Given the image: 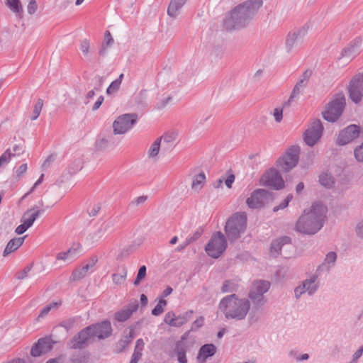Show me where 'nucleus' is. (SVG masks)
I'll return each instance as SVG.
<instances>
[{"label": "nucleus", "instance_id": "nucleus-60", "mask_svg": "<svg viewBox=\"0 0 363 363\" xmlns=\"http://www.w3.org/2000/svg\"><path fill=\"white\" fill-rule=\"evenodd\" d=\"M101 207L99 204H94L91 208L89 210V215L96 216L100 211Z\"/></svg>", "mask_w": 363, "mask_h": 363}, {"label": "nucleus", "instance_id": "nucleus-37", "mask_svg": "<svg viewBox=\"0 0 363 363\" xmlns=\"http://www.w3.org/2000/svg\"><path fill=\"white\" fill-rule=\"evenodd\" d=\"M25 237L16 238L11 240L7 244L6 250H18L23 243Z\"/></svg>", "mask_w": 363, "mask_h": 363}, {"label": "nucleus", "instance_id": "nucleus-43", "mask_svg": "<svg viewBox=\"0 0 363 363\" xmlns=\"http://www.w3.org/2000/svg\"><path fill=\"white\" fill-rule=\"evenodd\" d=\"M306 85V80L301 79L300 82L295 86L294 90L291 93L290 99H292L296 97L301 91V89Z\"/></svg>", "mask_w": 363, "mask_h": 363}, {"label": "nucleus", "instance_id": "nucleus-47", "mask_svg": "<svg viewBox=\"0 0 363 363\" xmlns=\"http://www.w3.org/2000/svg\"><path fill=\"white\" fill-rule=\"evenodd\" d=\"M145 275H146V267L145 265H143V266L140 267L138 270L137 277L134 281V284L135 286L139 285L140 283V281L145 278Z\"/></svg>", "mask_w": 363, "mask_h": 363}, {"label": "nucleus", "instance_id": "nucleus-53", "mask_svg": "<svg viewBox=\"0 0 363 363\" xmlns=\"http://www.w3.org/2000/svg\"><path fill=\"white\" fill-rule=\"evenodd\" d=\"M273 116L277 122H281L283 118V108H275L273 111Z\"/></svg>", "mask_w": 363, "mask_h": 363}, {"label": "nucleus", "instance_id": "nucleus-39", "mask_svg": "<svg viewBox=\"0 0 363 363\" xmlns=\"http://www.w3.org/2000/svg\"><path fill=\"white\" fill-rule=\"evenodd\" d=\"M43 106V101L42 99H39L34 105L33 114H32V117H31V119L33 121H34L38 118V116L40 114Z\"/></svg>", "mask_w": 363, "mask_h": 363}, {"label": "nucleus", "instance_id": "nucleus-35", "mask_svg": "<svg viewBox=\"0 0 363 363\" xmlns=\"http://www.w3.org/2000/svg\"><path fill=\"white\" fill-rule=\"evenodd\" d=\"M126 276H127V270L124 267V268H123L122 273H121V274L115 273V274H112L113 282L116 285H121L125 282Z\"/></svg>", "mask_w": 363, "mask_h": 363}, {"label": "nucleus", "instance_id": "nucleus-25", "mask_svg": "<svg viewBox=\"0 0 363 363\" xmlns=\"http://www.w3.org/2000/svg\"><path fill=\"white\" fill-rule=\"evenodd\" d=\"M306 33L304 28L290 33L286 39V44L293 46L295 43H301Z\"/></svg>", "mask_w": 363, "mask_h": 363}, {"label": "nucleus", "instance_id": "nucleus-49", "mask_svg": "<svg viewBox=\"0 0 363 363\" xmlns=\"http://www.w3.org/2000/svg\"><path fill=\"white\" fill-rule=\"evenodd\" d=\"M121 86V79H117L111 82L109 86L107 88V94H112L116 91Z\"/></svg>", "mask_w": 363, "mask_h": 363}, {"label": "nucleus", "instance_id": "nucleus-8", "mask_svg": "<svg viewBox=\"0 0 363 363\" xmlns=\"http://www.w3.org/2000/svg\"><path fill=\"white\" fill-rule=\"evenodd\" d=\"M270 283L264 280L255 281L249 292V298L252 300L253 304L259 307L263 306L266 300L264 294L269 289Z\"/></svg>", "mask_w": 363, "mask_h": 363}, {"label": "nucleus", "instance_id": "nucleus-36", "mask_svg": "<svg viewBox=\"0 0 363 363\" xmlns=\"http://www.w3.org/2000/svg\"><path fill=\"white\" fill-rule=\"evenodd\" d=\"M161 146V140L160 139H156L153 143L151 145L149 150H148V156L149 157H155L157 156L160 148Z\"/></svg>", "mask_w": 363, "mask_h": 363}, {"label": "nucleus", "instance_id": "nucleus-63", "mask_svg": "<svg viewBox=\"0 0 363 363\" xmlns=\"http://www.w3.org/2000/svg\"><path fill=\"white\" fill-rule=\"evenodd\" d=\"M186 322V319L184 317L176 316L174 315V318L173 323H180L179 327L182 326Z\"/></svg>", "mask_w": 363, "mask_h": 363}, {"label": "nucleus", "instance_id": "nucleus-62", "mask_svg": "<svg viewBox=\"0 0 363 363\" xmlns=\"http://www.w3.org/2000/svg\"><path fill=\"white\" fill-rule=\"evenodd\" d=\"M363 354L362 350H357L352 355V361L356 362L359 358L362 357Z\"/></svg>", "mask_w": 363, "mask_h": 363}, {"label": "nucleus", "instance_id": "nucleus-11", "mask_svg": "<svg viewBox=\"0 0 363 363\" xmlns=\"http://www.w3.org/2000/svg\"><path fill=\"white\" fill-rule=\"evenodd\" d=\"M137 119L138 116L135 114H123L118 116L113 123L114 133H125L132 128Z\"/></svg>", "mask_w": 363, "mask_h": 363}, {"label": "nucleus", "instance_id": "nucleus-40", "mask_svg": "<svg viewBox=\"0 0 363 363\" xmlns=\"http://www.w3.org/2000/svg\"><path fill=\"white\" fill-rule=\"evenodd\" d=\"M167 305V301L160 299L156 306L152 309V314L153 315H160L164 311V308Z\"/></svg>", "mask_w": 363, "mask_h": 363}, {"label": "nucleus", "instance_id": "nucleus-59", "mask_svg": "<svg viewBox=\"0 0 363 363\" xmlns=\"http://www.w3.org/2000/svg\"><path fill=\"white\" fill-rule=\"evenodd\" d=\"M28 228H30L28 225L23 223L16 228V233L19 235L23 234Z\"/></svg>", "mask_w": 363, "mask_h": 363}, {"label": "nucleus", "instance_id": "nucleus-46", "mask_svg": "<svg viewBox=\"0 0 363 363\" xmlns=\"http://www.w3.org/2000/svg\"><path fill=\"white\" fill-rule=\"evenodd\" d=\"M174 318V313L173 312H168L167 313H166V315L164 316V321L165 323H167L171 326L179 327L180 323H173Z\"/></svg>", "mask_w": 363, "mask_h": 363}, {"label": "nucleus", "instance_id": "nucleus-1", "mask_svg": "<svg viewBox=\"0 0 363 363\" xmlns=\"http://www.w3.org/2000/svg\"><path fill=\"white\" fill-rule=\"evenodd\" d=\"M262 4L260 0H249L238 5L225 18V28L227 30H233L245 28L253 18Z\"/></svg>", "mask_w": 363, "mask_h": 363}, {"label": "nucleus", "instance_id": "nucleus-56", "mask_svg": "<svg viewBox=\"0 0 363 363\" xmlns=\"http://www.w3.org/2000/svg\"><path fill=\"white\" fill-rule=\"evenodd\" d=\"M70 360L72 363H85L86 357L83 354H73Z\"/></svg>", "mask_w": 363, "mask_h": 363}, {"label": "nucleus", "instance_id": "nucleus-44", "mask_svg": "<svg viewBox=\"0 0 363 363\" xmlns=\"http://www.w3.org/2000/svg\"><path fill=\"white\" fill-rule=\"evenodd\" d=\"M223 181L225 182V184L227 186V187L230 189L232 187L233 183L235 181V176H234V174H229L227 177V178L225 179H223V178L219 179L218 181V184L216 186V187H219L222 184Z\"/></svg>", "mask_w": 363, "mask_h": 363}, {"label": "nucleus", "instance_id": "nucleus-10", "mask_svg": "<svg viewBox=\"0 0 363 363\" xmlns=\"http://www.w3.org/2000/svg\"><path fill=\"white\" fill-rule=\"evenodd\" d=\"M260 184L276 190L284 188L285 182L278 170L272 168L267 171L260 179Z\"/></svg>", "mask_w": 363, "mask_h": 363}, {"label": "nucleus", "instance_id": "nucleus-14", "mask_svg": "<svg viewBox=\"0 0 363 363\" xmlns=\"http://www.w3.org/2000/svg\"><path fill=\"white\" fill-rule=\"evenodd\" d=\"M111 227V223L104 221L97 223L95 225L94 230L89 233L84 240V243L86 246H92L96 243L108 231Z\"/></svg>", "mask_w": 363, "mask_h": 363}, {"label": "nucleus", "instance_id": "nucleus-6", "mask_svg": "<svg viewBox=\"0 0 363 363\" xmlns=\"http://www.w3.org/2000/svg\"><path fill=\"white\" fill-rule=\"evenodd\" d=\"M362 39L356 38L347 44L341 51L337 59V64L340 67H345L354 60L361 52Z\"/></svg>", "mask_w": 363, "mask_h": 363}, {"label": "nucleus", "instance_id": "nucleus-12", "mask_svg": "<svg viewBox=\"0 0 363 363\" xmlns=\"http://www.w3.org/2000/svg\"><path fill=\"white\" fill-rule=\"evenodd\" d=\"M319 287L318 276L311 275L309 278L305 279L302 283L294 289L295 297L298 299L305 293L311 296L314 294Z\"/></svg>", "mask_w": 363, "mask_h": 363}, {"label": "nucleus", "instance_id": "nucleus-45", "mask_svg": "<svg viewBox=\"0 0 363 363\" xmlns=\"http://www.w3.org/2000/svg\"><path fill=\"white\" fill-rule=\"evenodd\" d=\"M28 166L26 163L21 164L14 172L16 179H20L23 174L27 172Z\"/></svg>", "mask_w": 363, "mask_h": 363}, {"label": "nucleus", "instance_id": "nucleus-22", "mask_svg": "<svg viewBox=\"0 0 363 363\" xmlns=\"http://www.w3.org/2000/svg\"><path fill=\"white\" fill-rule=\"evenodd\" d=\"M216 352V347L213 344L203 345L199 350L196 360L199 363H205L208 358L213 356Z\"/></svg>", "mask_w": 363, "mask_h": 363}, {"label": "nucleus", "instance_id": "nucleus-38", "mask_svg": "<svg viewBox=\"0 0 363 363\" xmlns=\"http://www.w3.org/2000/svg\"><path fill=\"white\" fill-rule=\"evenodd\" d=\"M238 286L235 282L230 280H226L223 284L221 291L223 293L233 292L238 289Z\"/></svg>", "mask_w": 363, "mask_h": 363}, {"label": "nucleus", "instance_id": "nucleus-26", "mask_svg": "<svg viewBox=\"0 0 363 363\" xmlns=\"http://www.w3.org/2000/svg\"><path fill=\"white\" fill-rule=\"evenodd\" d=\"M40 214L38 208H32L28 210L23 215L22 222L30 227Z\"/></svg>", "mask_w": 363, "mask_h": 363}, {"label": "nucleus", "instance_id": "nucleus-17", "mask_svg": "<svg viewBox=\"0 0 363 363\" xmlns=\"http://www.w3.org/2000/svg\"><path fill=\"white\" fill-rule=\"evenodd\" d=\"M186 336L184 335L181 340L176 342L169 355L175 357L179 363H188L186 352L189 350V345L185 341Z\"/></svg>", "mask_w": 363, "mask_h": 363}, {"label": "nucleus", "instance_id": "nucleus-21", "mask_svg": "<svg viewBox=\"0 0 363 363\" xmlns=\"http://www.w3.org/2000/svg\"><path fill=\"white\" fill-rule=\"evenodd\" d=\"M138 308V303L137 300L130 302L125 308L115 313V318L119 322H123L128 320L133 312Z\"/></svg>", "mask_w": 363, "mask_h": 363}, {"label": "nucleus", "instance_id": "nucleus-15", "mask_svg": "<svg viewBox=\"0 0 363 363\" xmlns=\"http://www.w3.org/2000/svg\"><path fill=\"white\" fill-rule=\"evenodd\" d=\"M349 93L351 99L357 103L363 96V74L355 75L350 81L349 85Z\"/></svg>", "mask_w": 363, "mask_h": 363}, {"label": "nucleus", "instance_id": "nucleus-30", "mask_svg": "<svg viewBox=\"0 0 363 363\" xmlns=\"http://www.w3.org/2000/svg\"><path fill=\"white\" fill-rule=\"evenodd\" d=\"M290 242L291 239L288 237L277 238L272 242L271 250H281L284 246Z\"/></svg>", "mask_w": 363, "mask_h": 363}, {"label": "nucleus", "instance_id": "nucleus-58", "mask_svg": "<svg viewBox=\"0 0 363 363\" xmlns=\"http://www.w3.org/2000/svg\"><path fill=\"white\" fill-rule=\"evenodd\" d=\"M223 252V251H206L207 255L213 259L220 257L222 255Z\"/></svg>", "mask_w": 363, "mask_h": 363}, {"label": "nucleus", "instance_id": "nucleus-33", "mask_svg": "<svg viewBox=\"0 0 363 363\" xmlns=\"http://www.w3.org/2000/svg\"><path fill=\"white\" fill-rule=\"evenodd\" d=\"M6 6L14 13H21L23 7L20 0H5Z\"/></svg>", "mask_w": 363, "mask_h": 363}, {"label": "nucleus", "instance_id": "nucleus-28", "mask_svg": "<svg viewBox=\"0 0 363 363\" xmlns=\"http://www.w3.org/2000/svg\"><path fill=\"white\" fill-rule=\"evenodd\" d=\"M144 341L140 338L136 341L135 347L130 363H138L142 357V352L144 348Z\"/></svg>", "mask_w": 363, "mask_h": 363}, {"label": "nucleus", "instance_id": "nucleus-61", "mask_svg": "<svg viewBox=\"0 0 363 363\" xmlns=\"http://www.w3.org/2000/svg\"><path fill=\"white\" fill-rule=\"evenodd\" d=\"M103 101H104V97L102 96H100L97 99L96 101L94 103L92 110L93 111L97 110L100 107V106L101 105Z\"/></svg>", "mask_w": 363, "mask_h": 363}, {"label": "nucleus", "instance_id": "nucleus-55", "mask_svg": "<svg viewBox=\"0 0 363 363\" xmlns=\"http://www.w3.org/2000/svg\"><path fill=\"white\" fill-rule=\"evenodd\" d=\"M354 157L359 162H363V143L354 150Z\"/></svg>", "mask_w": 363, "mask_h": 363}, {"label": "nucleus", "instance_id": "nucleus-29", "mask_svg": "<svg viewBox=\"0 0 363 363\" xmlns=\"http://www.w3.org/2000/svg\"><path fill=\"white\" fill-rule=\"evenodd\" d=\"M157 139L161 140V145L164 149H169L174 144L175 137L173 134H165Z\"/></svg>", "mask_w": 363, "mask_h": 363}, {"label": "nucleus", "instance_id": "nucleus-51", "mask_svg": "<svg viewBox=\"0 0 363 363\" xmlns=\"http://www.w3.org/2000/svg\"><path fill=\"white\" fill-rule=\"evenodd\" d=\"M337 259V255L335 252L331 251L326 255L324 264L333 265Z\"/></svg>", "mask_w": 363, "mask_h": 363}, {"label": "nucleus", "instance_id": "nucleus-64", "mask_svg": "<svg viewBox=\"0 0 363 363\" xmlns=\"http://www.w3.org/2000/svg\"><path fill=\"white\" fill-rule=\"evenodd\" d=\"M203 323V318L202 317H200L199 318L196 319L194 322L193 327L196 328H199L201 326H202Z\"/></svg>", "mask_w": 363, "mask_h": 363}, {"label": "nucleus", "instance_id": "nucleus-31", "mask_svg": "<svg viewBox=\"0 0 363 363\" xmlns=\"http://www.w3.org/2000/svg\"><path fill=\"white\" fill-rule=\"evenodd\" d=\"M290 242L291 239L288 237L277 238L272 242L271 250H281L284 246Z\"/></svg>", "mask_w": 363, "mask_h": 363}, {"label": "nucleus", "instance_id": "nucleus-18", "mask_svg": "<svg viewBox=\"0 0 363 363\" xmlns=\"http://www.w3.org/2000/svg\"><path fill=\"white\" fill-rule=\"evenodd\" d=\"M360 132V128L356 125H350L342 130L338 135L337 143L339 145H345L357 138Z\"/></svg>", "mask_w": 363, "mask_h": 363}, {"label": "nucleus", "instance_id": "nucleus-54", "mask_svg": "<svg viewBox=\"0 0 363 363\" xmlns=\"http://www.w3.org/2000/svg\"><path fill=\"white\" fill-rule=\"evenodd\" d=\"M133 338V332L130 330L128 335L125 336L124 340H121L118 342V345L122 347H126Z\"/></svg>", "mask_w": 363, "mask_h": 363}, {"label": "nucleus", "instance_id": "nucleus-42", "mask_svg": "<svg viewBox=\"0 0 363 363\" xmlns=\"http://www.w3.org/2000/svg\"><path fill=\"white\" fill-rule=\"evenodd\" d=\"M8 150H11V155L13 157L19 156L24 151V145L23 143L16 144L11 148H9Z\"/></svg>", "mask_w": 363, "mask_h": 363}, {"label": "nucleus", "instance_id": "nucleus-13", "mask_svg": "<svg viewBox=\"0 0 363 363\" xmlns=\"http://www.w3.org/2000/svg\"><path fill=\"white\" fill-rule=\"evenodd\" d=\"M323 126L320 120L313 121L303 135L305 143L309 146H313L321 138Z\"/></svg>", "mask_w": 363, "mask_h": 363}, {"label": "nucleus", "instance_id": "nucleus-52", "mask_svg": "<svg viewBox=\"0 0 363 363\" xmlns=\"http://www.w3.org/2000/svg\"><path fill=\"white\" fill-rule=\"evenodd\" d=\"M90 44L89 40H84L80 43V50L84 56H87L89 51Z\"/></svg>", "mask_w": 363, "mask_h": 363}, {"label": "nucleus", "instance_id": "nucleus-9", "mask_svg": "<svg viewBox=\"0 0 363 363\" xmlns=\"http://www.w3.org/2000/svg\"><path fill=\"white\" fill-rule=\"evenodd\" d=\"M299 151L298 147L289 148L277 162V165L280 170L288 172L293 169L298 163Z\"/></svg>", "mask_w": 363, "mask_h": 363}, {"label": "nucleus", "instance_id": "nucleus-20", "mask_svg": "<svg viewBox=\"0 0 363 363\" xmlns=\"http://www.w3.org/2000/svg\"><path fill=\"white\" fill-rule=\"evenodd\" d=\"M226 247L227 241L225 235L220 232H217L213 235L205 250H225Z\"/></svg>", "mask_w": 363, "mask_h": 363}, {"label": "nucleus", "instance_id": "nucleus-32", "mask_svg": "<svg viewBox=\"0 0 363 363\" xmlns=\"http://www.w3.org/2000/svg\"><path fill=\"white\" fill-rule=\"evenodd\" d=\"M62 304V301H54V302H51L49 304H48L46 306H45L40 311L38 317L39 318H43L45 317L46 315L48 314V313L51 311V310H56Z\"/></svg>", "mask_w": 363, "mask_h": 363}, {"label": "nucleus", "instance_id": "nucleus-16", "mask_svg": "<svg viewBox=\"0 0 363 363\" xmlns=\"http://www.w3.org/2000/svg\"><path fill=\"white\" fill-rule=\"evenodd\" d=\"M271 196V194L264 189H256L247 199L246 203L250 208H259L264 206L265 201Z\"/></svg>", "mask_w": 363, "mask_h": 363}, {"label": "nucleus", "instance_id": "nucleus-7", "mask_svg": "<svg viewBox=\"0 0 363 363\" xmlns=\"http://www.w3.org/2000/svg\"><path fill=\"white\" fill-rule=\"evenodd\" d=\"M345 106V98L342 94L335 96L326 105L324 111L322 112L325 120L334 122L338 119L342 114Z\"/></svg>", "mask_w": 363, "mask_h": 363}, {"label": "nucleus", "instance_id": "nucleus-19", "mask_svg": "<svg viewBox=\"0 0 363 363\" xmlns=\"http://www.w3.org/2000/svg\"><path fill=\"white\" fill-rule=\"evenodd\" d=\"M52 348V343L49 338L39 339L30 350V354L33 357H39L50 351Z\"/></svg>", "mask_w": 363, "mask_h": 363}, {"label": "nucleus", "instance_id": "nucleus-27", "mask_svg": "<svg viewBox=\"0 0 363 363\" xmlns=\"http://www.w3.org/2000/svg\"><path fill=\"white\" fill-rule=\"evenodd\" d=\"M186 1V0H171L167 9V14L171 17H175Z\"/></svg>", "mask_w": 363, "mask_h": 363}, {"label": "nucleus", "instance_id": "nucleus-57", "mask_svg": "<svg viewBox=\"0 0 363 363\" xmlns=\"http://www.w3.org/2000/svg\"><path fill=\"white\" fill-rule=\"evenodd\" d=\"M38 6L35 0H30L27 7L28 12L30 14L34 13L37 10Z\"/></svg>", "mask_w": 363, "mask_h": 363}, {"label": "nucleus", "instance_id": "nucleus-23", "mask_svg": "<svg viewBox=\"0 0 363 363\" xmlns=\"http://www.w3.org/2000/svg\"><path fill=\"white\" fill-rule=\"evenodd\" d=\"M96 262V259H92L91 262L86 264L82 268L74 270L70 277V281H75L84 278L89 270L94 267Z\"/></svg>", "mask_w": 363, "mask_h": 363}, {"label": "nucleus", "instance_id": "nucleus-24", "mask_svg": "<svg viewBox=\"0 0 363 363\" xmlns=\"http://www.w3.org/2000/svg\"><path fill=\"white\" fill-rule=\"evenodd\" d=\"M206 182V175L204 172H200L195 174L192 178L191 190L194 192H199L203 187Z\"/></svg>", "mask_w": 363, "mask_h": 363}, {"label": "nucleus", "instance_id": "nucleus-3", "mask_svg": "<svg viewBox=\"0 0 363 363\" xmlns=\"http://www.w3.org/2000/svg\"><path fill=\"white\" fill-rule=\"evenodd\" d=\"M327 208L321 203H315L299 218L296 223L298 231L304 234H314L323 225Z\"/></svg>", "mask_w": 363, "mask_h": 363}, {"label": "nucleus", "instance_id": "nucleus-4", "mask_svg": "<svg viewBox=\"0 0 363 363\" xmlns=\"http://www.w3.org/2000/svg\"><path fill=\"white\" fill-rule=\"evenodd\" d=\"M218 308L226 318L241 320L248 313L250 302L247 298H240L237 295L231 294L220 300Z\"/></svg>", "mask_w": 363, "mask_h": 363}, {"label": "nucleus", "instance_id": "nucleus-50", "mask_svg": "<svg viewBox=\"0 0 363 363\" xmlns=\"http://www.w3.org/2000/svg\"><path fill=\"white\" fill-rule=\"evenodd\" d=\"M31 269V266H26L22 270L18 272L16 274L17 279L22 280L28 277V274Z\"/></svg>", "mask_w": 363, "mask_h": 363}, {"label": "nucleus", "instance_id": "nucleus-48", "mask_svg": "<svg viewBox=\"0 0 363 363\" xmlns=\"http://www.w3.org/2000/svg\"><path fill=\"white\" fill-rule=\"evenodd\" d=\"M292 199H293V196L291 194H289L286 197V199H284V200L279 206H275L273 208V211L274 212H277L279 210L284 209L285 208H286L288 206L289 202L292 200Z\"/></svg>", "mask_w": 363, "mask_h": 363}, {"label": "nucleus", "instance_id": "nucleus-2", "mask_svg": "<svg viewBox=\"0 0 363 363\" xmlns=\"http://www.w3.org/2000/svg\"><path fill=\"white\" fill-rule=\"evenodd\" d=\"M111 325L108 320L86 327L71 339L70 348L83 349L96 339L108 337L111 335Z\"/></svg>", "mask_w": 363, "mask_h": 363}, {"label": "nucleus", "instance_id": "nucleus-34", "mask_svg": "<svg viewBox=\"0 0 363 363\" xmlns=\"http://www.w3.org/2000/svg\"><path fill=\"white\" fill-rule=\"evenodd\" d=\"M319 182L321 185L330 188L334 184L333 178L328 173H323L319 177Z\"/></svg>", "mask_w": 363, "mask_h": 363}, {"label": "nucleus", "instance_id": "nucleus-5", "mask_svg": "<svg viewBox=\"0 0 363 363\" xmlns=\"http://www.w3.org/2000/svg\"><path fill=\"white\" fill-rule=\"evenodd\" d=\"M247 226V215L245 213H236L227 221L225 230L230 238H237L242 233Z\"/></svg>", "mask_w": 363, "mask_h": 363}, {"label": "nucleus", "instance_id": "nucleus-41", "mask_svg": "<svg viewBox=\"0 0 363 363\" xmlns=\"http://www.w3.org/2000/svg\"><path fill=\"white\" fill-rule=\"evenodd\" d=\"M57 259L64 262H71L74 259V256L71 251H62L57 254Z\"/></svg>", "mask_w": 363, "mask_h": 363}]
</instances>
